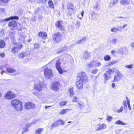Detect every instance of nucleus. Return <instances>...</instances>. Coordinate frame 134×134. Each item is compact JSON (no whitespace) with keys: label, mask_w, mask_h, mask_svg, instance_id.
Returning <instances> with one entry per match:
<instances>
[{"label":"nucleus","mask_w":134,"mask_h":134,"mask_svg":"<svg viewBox=\"0 0 134 134\" xmlns=\"http://www.w3.org/2000/svg\"><path fill=\"white\" fill-rule=\"evenodd\" d=\"M123 103L124 109H126L127 108V105L126 101L125 100H124L123 102Z\"/></svg>","instance_id":"obj_45"},{"label":"nucleus","mask_w":134,"mask_h":134,"mask_svg":"<svg viewBox=\"0 0 134 134\" xmlns=\"http://www.w3.org/2000/svg\"><path fill=\"white\" fill-rule=\"evenodd\" d=\"M17 25V22L15 20H12L8 24V26L10 28L12 29L16 26Z\"/></svg>","instance_id":"obj_16"},{"label":"nucleus","mask_w":134,"mask_h":134,"mask_svg":"<svg viewBox=\"0 0 134 134\" xmlns=\"http://www.w3.org/2000/svg\"><path fill=\"white\" fill-rule=\"evenodd\" d=\"M122 27L121 26H118L116 28H117V31H121L122 30Z\"/></svg>","instance_id":"obj_50"},{"label":"nucleus","mask_w":134,"mask_h":134,"mask_svg":"<svg viewBox=\"0 0 134 134\" xmlns=\"http://www.w3.org/2000/svg\"><path fill=\"white\" fill-rule=\"evenodd\" d=\"M115 124L116 125H124L127 124H126L125 123L122 121H121L120 120H119L117 121H116L115 123Z\"/></svg>","instance_id":"obj_28"},{"label":"nucleus","mask_w":134,"mask_h":134,"mask_svg":"<svg viewBox=\"0 0 134 134\" xmlns=\"http://www.w3.org/2000/svg\"><path fill=\"white\" fill-rule=\"evenodd\" d=\"M45 66H44L43 68L44 69V74L46 78L47 79H50L53 76V75L51 70L47 68H45Z\"/></svg>","instance_id":"obj_2"},{"label":"nucleus","mask_w":134,"mask_h":134,"mask_svg":"<svg viewBox=\"0 0 134 134\" xmlns=\"http://www.w3.org/2000/svg\"><path fill=\"white\" fill-rule=\"evenodd\" d=\"M9 36L11 39H14V34L13 32H11L10 33Z\"/></svg>","instance_id":"obj_41"},{"label":"nucleus","mask_w":134,"mask_h":134,"mask_svg":"<svg viewBox=\"0 0 134 134\" xmlns=\"http://www.w3.org/2000/svg\"><path fill=\"white\" fill-rule=\"evenodd\" d=\"M17 29L19 30H21L22 29V26L21 25H19V26H17Z\"/></svg>","instance_id":"obj_48"},{"label":"nucleus","mask_w":134,"mask_h":134,"mask_svg":"<svg viewBox=\"0 0 134 134\" xmlns=\"http://www.w3.org/2000/svg\"><path fill=\"white\" fill-rule=\"evenodd\" d=\"M120 3L122 5H124L126 4L124 0H121L120 1Z\"/></svg>","instance_id":"obj_54"},{"label":"nucleus","mask_w":134,"mask_h":134,"mask_svg":"<svg viewBox=\"0 0 134 134\" xmlns=\"http://www.w3.org/2000/svg\"><path fill=\"white\" fill-rule=\"evenodd\" d=\"M1 56L2 57H3L5 56V54L3 53H2L0 54Z\"/></svg>","instance_id":"obj_62"},{"label":"nucleus","mask_w":134,"mask_h":134,"mask_svg":"<svg viewBox=\"0 0 134 134\" xmlns=\"http://www.w3.org/2000/svg\"><path fill=\"white\" fill-rule=\"evenodd\" d=\"M7 71L9 72H16V70L13 68H8L7 69Z\"/></svg>","instance_id":"obj_34"},{"label":"nucleus","mask_w":134,"mask_h":134,"mask_svg":"<svg viewBox=\"0 0 134 134\" xmlns=\"http://www.w3.org/2000/svg\"><path fill=\"white\" fill-rule=\"evenodd\" d=\"M97 125L99 126L98 128L97 127L96 128V130H99L101 129L104 130L107 127L106 124L104 123H103L101 125L100 124H99Z\"/></svg>","instance_id":"obj_15"},{"label":"nucleus","mask_w":134,"mask_h":134,"mask_svg":"<svg viewBox=\"0 0 134 134\" xmlns=\"http://www.w3.org/2000/svg\"><path fill=\"white\" fill-rule=\"evenodd\" d=\"M11 103L15 109L21 111L23 109L22 103L18 99H16L12 100Z\"/></svg>","instance_id":"obj_1"},{"label":"nucleus","mask_w":134,"mask_h":134,"mask_svg":"<svg viewBox=\"0 0 134 134\" xmlns=\"http://www.w3.org/2000/svg\"><path fill=\"white\" fill-rule=\"evenodd\" d=\"M89 57V54L87 51H85V53L83 55V57L85 58V59H87Z\"/></svg>","instance_id":"obj_37"},{"label":"nucleus","mask_w":134,"mask_h":134,"mask_svg":"<svg viewBox=\"0 0 134 134\" xmlns=\"http://www.w3.org/2000/svg\"><path fill=\"white\" fill-rule=\"evenodd\" d=\"M59 124L58 123V122L57 120L56 122H53L52 125L51 126V129L52 130L53 129V128L55 127H56L58 126L59 125Z\"/></svg>","instance_id":"obj_30"},{"label":"nucleus","mask_w":134,"mask_h":134,"mask_svg":"<svg viewBox=\"0 0 134 134\" xmlns=\"http://www.w3.org/2000/svg\"><path fill=\"white\" fill-rule=\"evenodd\" d=\"M80 76H78L77 80L83 83L86 82L87 79V76L85 73L83 72L80 74Z\"/></svg>","instance_id":"obj_4"},{"label":"nucleus","mask_w":134,"mask_h":134,"mask_svg":"<svg viewBox=\"0 0 134 134\" xmlns=\"http://www.w3.org/2000/svg\"><path fill=\"white\" fill-rule=\"evenodd\" d=\"M19 18L18 16H11L10 17H9V18H6L4 20L5 21H9L11 20H13V19L18 20L19 19Z\"/></svg>","instance_id":"obj_19"},{"label":"nucleus","mask_w":134,"mask_h":134,"mask_svg":"<svg viewBox=\"0 0 134 134\" xmlns=\"http://www.w3.org/2000/svg\"><path fill=\"white\" fill-rule=\"evenodd\" d=\"M25 127H26L25 128V129H24L23 130V131H24V132H26V131H28V130L29 127H28L26 126H25Z\"/></svg>","instance_id":"obj_59"},{"label":"nucleus","mask_w":134,"mask_h":134,"mask_svg":"<svg viewBox=\"0 0 134 134\" xmlns=\"http://www.w3.org/2000/svg\"><path fill=\"white\" fill-rule=\"evenodd\" d=\"M66 111V110L65 109H63L60 112L59 114L61 115L65 113Z\"/></svg>","instance_id":"obj_49"},{"label":"nucleus","mask_w":134,"mask_h":134,"mask_svg":"<svg viewBox=\"0 0 134 134\" xmlns=\"http://www.w3.org/2000/svg\"><path fill=\"white\" fill-rule=\"evenodd\" d=\"M40 9L39 8H38L35 9V13L36 14V13H37V12H40Z\"/></svg>","instance_id":"obj_55"},{"label":"nucleus","mask_w":134,"mask_h":134,"mask_svg":"<svg viewBox=\"0 0 134 134\" xmlns=\"http://www.w3.org/2000/svg\"><path fill=\"white\" fill-rule=\"evenodd\" d=\"M43 131V129L39 128L36 130L35 133V134H40Z\"/></svg>","instance_id":"obj_25"},{"label":"nucleus","mask_w":134,"mask_h":134,"mask_svg":"<svg viewBox=\"0 0 134 134\" xmlns=\"http://www.w3.org/2000/svg\"><path fill=\"white\" fill-rule=\"evenodd\" d=\"M59 83L58 82H55L52 83L51 88L54 90H57L59 88Z\"/></svg>","instance_id":"obj_12"},{"label":"nucleus","mask_w":134,"mask_h":134,"mask_svg":"<svg viewBox=\"0 0 134 134\" xmlns=\"http://www.w3.org/2000/svg\"><path fill=\"white\" fill-rule=\"evenodd\" d=\"M39 36L41 37L43 39H45L47 36V34L44 32H40L38 33Z\"/></svg>","instance_id":"obj_20"},{"label":"nucleus","mask_w":134,"mask_h":134,"mask_svg":"<svg viewBox=\"0 0 134 134\" xmlns=\"http://www.w3.org/2000/svg\"><path fill=\"white\" fill-rule=\"evenodd\" d=\"M77 104L79 107V108L80 109H82V108H83L85 107V105L83 103H78Z\"/></svg>","instance_id":"obj_39"},{"label":"nucleus","mask_w":134,"mask_h":134,"mask_svg":"<svg viewBox=\"0 0 134 134\" xmlns=\"http://www.w3.org/2000/svg\"><path fill=\"white\" fill-rule=\"evenodd\" d=\"M98 71V70L97 69H95L92 71V73L93 74H96L97 73Z\"/></svg>","instance_id":"obj_53"},{"label":"nucleus","mask_w":134,"mask_h":134,"mask_svg":"<svg viewBox=\"0 0 134 134\" xmlns=\"http://www.w3.org/2000/svg\"><path fill=\"white\" fill-rule=\"evenodd\" d=\"M118 39L117 38H113L111 40V42L114 44H116L118 42Z\"/></svg>","instance_id":"obj_38"},{"label":"nucleus","mask_w":134,"mask_h":134,"mask_svg":"<svg viewBox=\"0 0 134 134\" xmlns=\"http://www.w3.org/2000/svg\"><path fill=\"white\" fill-rule=\"evenodd\" d=\"M5 45V42L2 40H0V48H3Z\"/></svg>","instance_id":"obj_33"},{"label":"nucleus","mask_w":134,"mask_h":134,"mask_svg":"<svg viewBox=\"0 0 134 134\" xmlns=\"http://www.w3.org/2000/svg\"><path fill=\"white\" fill-rule=\"evenodd\" d=\"M117 28L115 27H113L111 29V31L113 32H115L117 31Z\"/></svg>","instance_id":"obj_47"},{"label":"nucleus","mask_w":134,"mask_h":134,"mask_svg":"<svg viewBox=\"0 0 134 134\" xmlns=\"http://www.w3.org/2000/svg\"><path fill=\"white\" fill-rule=\"evenodd\" d=\"M112 64L113 65L115 64V63H117V62L116 61V60H113L111 61Z\"/></svg>","instance_id":"obj_63"},{"label":"nucleus","mask_w":134,"mask_h":134,"mask_svg":"<svg viewBox=\"0 0 134 134\" xmlns=\"http://www.w3.org/2000/svg\"><path fill=\"white\" fill-rule=\"evenodd\" d=\"M125 67L128 69H131L133 68V65L131 64L128 65H126L125 66Z\"/></svg>","instance_id":"obj_44"},{"label":"nucleus","mask_w":134,"mask_h":134,"mask_svg":"<svg viewBox=\"0 0 134 134\" xmlns=\"http://www.w3.org/2000/svg\"><path fill=\"white\" fill-rule=\"evenodd\" d=\"M77 25L78 27H79L80 26V22L79 21H77L76 22Z\"/></svg>","instance_id":"obj_58"},{"label":"nucleus","mask_w":134,"mask_h":134,"mask_svg":"<svg viewBox=\"0 0 134 134\" xmlns=\"http://www.w3.org/2000/svg\"><path fill=\"white\" fill-rule=\"evenodd\" d=\"M107 71L112 74L113 73L114 71L113 69H111L109 68L108 69Z\"/></svg>","instance_id":"obj_51"},{"label":"nucleus","mask_w":134,"mask_h":134,"mask_svg":"<svg viewBox=\"0 0 134 134\" xmlns=\"http://www.w3.org/2000/svg\"><path fill=\"white\" fill-rule=\"evenodd\" d=\"M62 21H58L55 23V25L57 28L60 30L63 31L64 30V28L62 25Z\"/></svg>","instance_id":"obj_9"},{"label":"nucleus","mask_w":134,"mask_h":134,"mask_svg":"<svg viewBox=\"0 0 134 134\" xmlns=\"http://www.w3.org/2000/svg\"><path fill=\"white\" fill-rule=\"evenodd\" d=\"M35 107V105L33 103L29 102L26 103L25 104V107L26 109H33Z\"/></svg>","instance_id":"obj_14"},{"label":"nucleus","mask_w":134,"mask_h":134,"mask_svg":"<svg viewBox=\"0 0 134 134\" xmlns=\"http://www.w3.org/2000/svg\"><path fill=\"white\" fill-rule=\"evenodd\" d=\"M122 75L119 72H118L115 74L114 76V79L113 81V82H115L119 80L122 77Z\"/></svg>","instance_id":"obj_13"},{"label":"nucleus","mask_w":134,"mask_h":134,"mask_svg":"<svg viewBox=\"0 0 134 134\" xmlns=\"http://www.w3.org/2000/svg\"><path fill=\"white\" fill-rule=\"evenodd\" d=\"M86 38L84 37L82 38L81 40L77 42V43L80 44L82 43H84L86 42Z\"/></svg>","instance_id":"obj_26"},{"label":"nucleus","mask_w":134,"mask_h":134,"mask_svg":"<svg viewBox=\"0 0 134 134\" xmlns=\"http://www.w3.org/2000/svg\"><path fill=\"white\" fill-rule=\"evenodd\" d=\"M126 50V47H123L121 48L118 51V53L120 54H124V52L125 50Z\"/></svg>","instance_id":"obj_24"},{"label":"nucleus","mask_w":134,"mask_h":134,"mask_svg":"<svg viewBox=\"0 0 134 134\" xmlns=\"http://www.w3.org/2000/svg\"><path fill=\"white\" fill-rule=\"evenodd\" d=\"M68 48L65 46L64 47L61 48L57 52L58 53H61L63 52L64 51H66L68 50Z\"/></svg>","instance_id":"obj_18"},{"label":"nucleus","mask_w":134,"mask_h":134,"mask_svg":"<svg viewBox=\"0 0 134 134\" xmlns=\"http://www.w3.org/2000/svg\"><path fill=\"white\" fill-rule=\"evenodd\" d=\"M111 57L109 55H106L104 58V59L105 61H109L111 59Z\"/></svg>","instance_id":"obj_40"},{"label":"nucleus","mask_w":134,"mask_h":134,"mask_svg":"<svg viewBox=\"0 0 134 134\" xmlns=\"http://www.w3.org/2000/svg\"><path fill=\"white\" fill-rule=\"evenodd\" d=\"M48 4L50 8L53 9L54 8V5L52 1L49 0L48 2Z\"/></svg>","instance_id":"obj_31"},{"label":"nucleus","mask_w":134,"mask_h":134,"mask_svg":"<svg viewBox=\"0 0 134 134\" xmlns=\"http://www.w3.org/2000/svg\"><path fill=\"white\" fill-rule=\"evenodd\" d=\"M123 109V107H121L120 109H119L118 110V113H120L121 112Z\"/></svg>","instance_id":"obj_52"},{"label":"nucleus","mask_w":134,"mask_h":134,"mask_svg":"<svg viewBox=\"0 0 134 134\" xmlns=\"http://www.w3.org/2000/svg\"><path fill=\"white\" fill-rule=\"evenodd\" d=\"M23 47V45L19 43L15 45L12 49L11 52L13 53H15L18 52Z\"/></svg>","instance_id":"obj_6"},{"label":"nucleus","mask_w":134,"mask_h":134,"mask_svg":"<svg viewBox=\"0 0 134 134\" xmlns=\"http://www.w3.org/2000/svg\"><path fill=\"white\" fill-rule=\"evenodd\" d=\"M27 52H22L19 54V58H23L27 56Z\"/></svg>","instance_id":"obj_21"},{"label":"nucleus","mask_w":134,"mask_h":134,"mask_svg":"<svg viewBox=\"0 0 134 134\" xmlns=\"http://www.w3.org/2000/svg\"><path fill=\"white\" fill-rule=\"evenodd\" d=\"M77 98L74 97L72 101L74 102H76L77 101Z\"/></svg>","instance_id":"obj_60"},{"label":"nucleus","mask_w":134,"mask_h":134,"mask_svg":"<svg viewBox=\"0 0 134 134\" xmlns=\"http://www.w3.org/2000/svg\"><path fill=\"white\" fill-rule=\"evenodd\" d=\"M113 118L112 117L108 115L106 120L108 121L111 122L112 121Z\"/></svg>","instance_id":"obj_42"},{"label":"nucleus","mask_w":134,"mask_h":134,"mask_svg":"<svg viewBox=\"0 0 134 134\" xmlns=\"http://www.w3.org/2000/svg\"><path fill=\"white\" fill-rule=\"evenodd\" d=\"M47 0H40L39 2L40 3H43L45 2Z\"/></svg>","instance_id":"obj_64"},{"label":"nucleus","mask_w":134,"mask_h":134,"mask_svg":"<svg viewBox=\"0 0 134 134\" xmlns=\"http://www.w3.org/2000/svg\"><path fill=\"white\" fill-rule=\"evenodd\" d=\"M43 83L39 80H37L35 81V83L34 85V88L39 92L41 91L43 88Z\"/></svg>","instance_id":"obj_3"},{"label":"nucleus","mask_w":134,"mask_h":134,"mask_svg":"<svg viewBox=\"0 0 134 134\" xmlns=\"http://www.w3.org/2000/svg\"><path fill=\"white\" fill-rule=\"evenodd\" d=\"M118 2L117 0H111L110 3L109 5L110 7H112L116 4Z\"/></svg>","instance_id":"obj_27"},{"label":"nucleus","mask_w":134,"mask_h":134,"mask_svg":"<svg viewBox=\"0 0 134 134\" xmlns=\"http://www.w3.org/2000/svg\"><path fill=\"white\" fill-rule=\"evenodd\" d=\"M104 82L105 83H107V81L111 77L105 74H104Z\"/></svg>","instance_id":"obj_32"},{"label":"nucleus","mask_w":134,"mask_h":134,"mask_svg":"<svg viewBox=\"0 0 134 134\" xmlns=\"http://www.w3.org/2000/svg\"><path fill=\"white\" fill-rule=\"evenodd\" d=\"M69 92L70 93V96L71 97H72L74 94L73 92V88H70L69 89Z\"/></svg>","instance_id":"obj_36"},{"label":"nucleus","mask_w":134,"mask_h":134,"mask_svg":"<svg viewBox=\"0 0 134 134\" xmlns=\"http://www.w3.org/2000/svg\"><path fill=\"white\" fill-rule=\"evenodd\" d=\"M4 96L5 98L10 99L15 98L16 97V95L14 92L9 91L6 93Z\"/></svg>","instance_id":"obj_7"},{"label":"nucleus","mask_w":134,"mask_h":134,"mask_svg":"<svg viewBox=\"0 0 134 134\" xmlns=\"http://www.w3.org/2000/svg\"><path fill=\"white\" fill-rule=\"evenodd\" d=\"M34 94L39 99H42L43 98V94L42 93L35 92L34 93Z\"/></svg>","instance_id":"obj_23"},{"label":"nucleus","mask_w":134,"mask_h":134,"mask_svg":"<svg viewBox=\"0 0 134 134\" xmlns=\"http://www.w3.org/2000/svg\"><path fill=\"white\" fill-rule=\"evenodd\" d=\"M59 124L58 123V122L57 120L56 122H53L52 125L51 126V129L52 130L53 129V128L55 127H56L58 126L59 125Z\"/></svg>","instance_id":"obj_29"},{"label":"nucleus","mask_w":134,"mask_h":134,"mask_svg":"<svg viewBox=\"0 0 134 134\" xmlns=\"http://www.w3.org/2000/svg\"><path fill=\"white\" fill-rule=\"evenodd\" d=\"M39 46V45L37 43H35L34 44V48H37Z\"/></svg>","instance_id":"obj_57"},{"label":"nucleus","mask_w":134,"mask_h":134,"mask_svg":"<svg viewBox=\"0 0 134 134\" xmlns=\"http://www.w3.org/2000/svg\"><path fill=\"white\" fill-rule=\"evenodd\" d=\"M59 125H64L65 122L62 120H57Z\"/></svg>","instance_id":"obj_35"},{"label":"nucleus","mask_w":134,"mask_h":134,"mask_svg":"<svg viewBox=\"0 0 134 134\" xmlns=\"http://www.w3.org/2000/svg\"><path fill=\"white\" fill-rule=\"evenodd\" d=\"M67 7L68 11V14L69 15H71L74 12V7L72 4H68Z\"/></svg>","instance_id":"obj_10"},{"label":"nucleus","mask_w":134,"mask_h":134,"mask_svg":"<svg viewBox=\"0 0 134 134\" xmlns=\"http://www.w3.org/2000/svg\"><path fill=\"white\" fill-rule=\"evenodd\" d=\"M101 65V63L98 60H93L88 65L89 66L90 68L91 67L93 66H100Z\"/></svg>","instance_id":"obj_11"},{"label":"nucleus","mask_w":134,"mask_h":134,"mask_svg":"<svg viewBox=\"0 0 134 134\" xmlns=\"http://www.w3.org/2000/svg\"><path fill=\"white\" fill-rule=\"evenodd\" d=\"M99 4L97 3L96 5L94 6L93 8L94 10H98V8Z\"/></svg>","instance_id":"obj_46"},{"label":"nucleus","mask_w":134,"mask_h":134,"mask_svg":"<svg viewBox=\"0 0 134 134\" xmlns=\"http://www.w3.org/2000/svg\"><path fill=\"white\" fill-rule=\"evenodd\" d=\"M66 103L65 101H62L60 103V105L61 106H63L66 105Z\"/></svg>","instance_id":"obj_43"},{"label":"nucleus","mask_w":134,"mask_h":134,"mask_svg":"<svg viewBox=\"0 0 134 134\" xmlns=\"http://www.w3.org/2000/svg\"><path fill=\"white\" fill-rule=\"evenodd\" d=\"M0 12L1 13H4L5 12L4 9L0 8Z\"/></svg>","instance_id":"obj_56"},{"label":"nucleus","mask_w":134,"mask_h":134,"mask_svg":"<svg viewBox=\"0 0 134 134\" xmlns=\"http://www.w3.org/2000/svg\"><path fill=\"white\" fill-rule=\"evenodd\" d=\"M124 1L126 4H129L130 2V0H124Z\"/></svg>","instance_id":"obj_61"},{"label":"nucleus","mask_w":134,"mask_h":134,"mask_svg":"<svg viewBox=\"0 0 134 134\" xmlns=\"http://www.w3.org/2000/svg\"><path fill=\"white\" fill-rule=\"evenodd\" d=\"M61 35L59 32L54 34L53 37V40L57 43L61 41Z\"/></svg>","instance_id":"obj_8"},{"label":"nucleus","mask_w":134,"mask_h":134,"mask_svg":"<svg viewBox=\"0 0 134 134\" xmlns=\"http://www.w3.org/2000/svg\"><path fill=\"white\" fill-rule=\"evenodd\" d=\"M83 82L77 80L76 82V85L77 88L79 89H81L83 88Z\"/></svg>","instance_id":"obj_17"},{"label":"nucleus","mask_w":134,"mask_h":134,"mask_svg":"<svg viewBox=\"0 0 134 134\" xmlns=\"http://www.w3.org/2000/svg\"><path fill=\"white\" fill-rule=\"evenodd\" d=\"M54 60L56 61L55 64L57 69L60 74H62L63 71L60 66L61 62L60 61V59L58 58H55Z\"/></svg>","instance_id":"obj_5"},{"label":"nucleus","mask_w":134,"mask_h":134,"mask_svg":"<svg viewBox=\"0 0 134 134\" xmlns=\"http://www.w3.org/2000/svg\"><path fill=\"white\" fill-rule=\"evenodd\" d=\"M10 0H0V4L2 5L6 6Z\"/></svg>","instance_id":"obj_22"}]
</instances>
